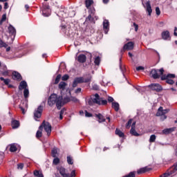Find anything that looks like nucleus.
Masks as SVG:
<instances>
[{
  "mask_svg": "<svg viewBox=\"0 0 177 177\" xmlns=\"http://www.w3.org/2000/svg\"><path fill=\"white\" fill-rule=\"evenodd\" d=\"M92 81V75H88V76L84 78V77H75L73 82V88H77L78 84H88Z\"/></svg>",
  "mask_w": 177,
  "mask_h": 177,
  "instance_id": "obj_1",
  "label": "nucleus"
},
{
  "mask_svg": "<svg viewBox=\"0 0 177 177\" xmlns=\"http://www.w3.org/2000/svg\"><path fill=\"white\" fill-rule=\"evenodd\" d=\"M57 169L59 172V174L61 175L62 177H75V170H73L71 174L68 173V170L67 169L64 168L62 166H59L57 167Z\"/></svg>",
  "mask_w": 177,
  "mask_h": 177,
  "instance_id": "obj_2",
  "label": "nucleus"
},
{
  "mask_svg": "<svg viewBox=\"0 0 177 177\" xmlns=\"http://www.w3.org/2000/svg\"><path fill=\"white\" fill-rule=\"evenodd\" d=\"M92 103H94V104H98L99 106H106L107 104V100L100 99V95L99 94L95 93L94 95V98H92V101H88L89 106H92Z\"/></svg>",
  "mask_w": 177,
  "mask_h": 177,
  "instance_id": "obj_3",
  "label": "nucleus"
},
{
  "mask_svg": "<svg viewBox=\"0 0 177 177\" xmlns=\"http://www.w3.org/2000/svg\"><path fill=\"white\" fill-rule=\"evenodd\" d=\"M44 129V131L46 132L48 136H50V133H52V125L49 122H45L44 120L41 124L39 126V129L42 131Z\"/></svg>",
  "mask_w": 177,
  "mask_h": 177,
  "instance_id": "obj_4",
  "label": "nucleus"
},
{
  "mask_svg": "<svg viewBox=\"0 0 177 177\" xmlns=\"http://www.w3.org/2000/svg\"><path fill=\"white\" fill-rule=\"evenodd\" d=\"M169 111V109H164L162 106H160L158 109V112L156 113V117H161L162 121H164V120H167V114Z\"/></svg>",
  "mask_w": 177,
  "mask_h": 177,
  "instance_id": "obj_5",
  "label": "nucleus"
},
{
  "mask_svg": "<svg viewBox=\"0 0 177 177\" xmlns=\"http://www.w3.org/2000/svg\"><path fill=\"white\" fill-rule=\"evenodd\" d=\"M59 97H57V94H51L50 96L48 99V104L50 107H52L56 104V102Z\"/></svg>",
  "mask_w": 177,
  "mask_h": 177,
  "instance_id": "obj_6",
  "label": "nucleus"
},
{
  "mask_svg": "<svg viewBox=\"0 0 177 177\" xmlns=\"http://www.w3.org/2000/svg\"><path fill=\"white\" fill-rule=\"evenodd\" d=\"M148 88H150L152 91L155 92H161L162 91V86L158 83H152L148 86Z\"/></svg>",
  "mask_w": 177,
  "mask_h": 177,
  "instance_id": "obj_7",
  "label": "nucleus"
},
{
  "mask_svg": "<svg viewBox=\"0 0 177 177\" xmlns=\"http://www.w3.org/2000/svg\"><path fill=\"white\" fill-rule=\"evenodd\" d=\"M42 111H44V106L40 105L34 112L35 118H41V115H42Z\"/></svg>",
  "mask_w": 177,
  "mask_h": 177,
  "instance_id": "obj_8",
  "label": "nucleus"
},
{
  "mask_svg": "<svg viewBox=\"0 0 177 177\" xmlns=\"http://www.w3.org/2000/svg\"><path fill=\"white\" fill-rule=\"evenodd\" d=\"M134 46H135V43H133V41H129L124 45L122 52V50H132Z\"/></svg>",
  "mask_w": 177,
  "mask_h": 177,
  "instance_id": "obj_9",
  "label": "nucleus"
},
{
  "mask_svg": "<svg viewBox=\"0 0 177 177\" xmlns=\"http://www.w3.org/2000/svg\"><path fill=\"white\" fill-rule=\"evenodd\" d=\"M12 78L14 81H21L23 80L21 75L17 71L12 72Z\"/></svg>",
  "mask_w": 177,
  "mask_h": 177,
  "instance_id": "obj_10",
  "label": "nucleus"
},
{
  "mask_svg": "<svg viewBox=\"0 0 177 177\" xmlns=\"http://www.w3.org/2000/svg\"><path fill=\"white\" fill-rule=\"evenodd\" d=\"M57 109L60 110L62 106H64V103H63V97L59 96L56 102H55Z\"/></svg>",
  "mask_w": 177,
  "mask_h": 177,
  "instance_id": "obj_11",
  "label": "nucleus"
},
{
  "mask_svg": "<svg viewBox=\"0 0 177 177\" xmlns=\"http://www.w3.org/2000/svg\"><path fill=\"white\" fill-rule=\"evenodd\" d=\"M153 169L151 167H149L147 166L140 168L137 171L138 175H142V174H146V172H149V171H151Z\"/></svg>",
  "mask_w": 177,
  "mask_h": 177,
  "instance_id": "obj_12",
  "label": "nucleus"
},
{
  "mask_svg": "<svg viewBox=\"0 0 177 177\" xmlns=\"http://www.w3.org/2000/svg\"><path fill=\"white\" fill-rule=\"evenodd\" d=\"M109 28H110V22H109V20L104 19L103 21V30L105 34H107V32H109Z\"/></svg>",
  "mask_w": 177,
  "mask_h": 177,
  "instance_id": "obj_13",
  "label": "nucleus"
},
{
  "mask_svg": "<svg viewBox=\"0 0 177 177\" xmlns=\"http://www.w3.org/2000/svg\"><path fill=\"white\" fill-rule=\"evenodd\" d=\"M158 73H160L158 70L152 69L150 75H151L152 78H153V80H158V78H160V75H158Z\"/></svg>",
  "mask_w": 177,
  "mask_h": 177,
  "instance_id": "obj_14",
  "label": "nucleus"
},
{
  "mask_svg": "<svg viewBox=\"0 0 177 177\" xmlns=\"http://www.w3.org/2000/svg\"><path fill=\"white\" fill-rule=\"evenodd\" d=\"M8 32L10 35V36L13 37V39H15V37H16V28H15L13 26L10 25L8 26Z\"/></svg>",
  "mask_w": 177,
  "mask_h": 177,
  "instance_id": "obj_15",
  "label": "nucleus"
},
{
  "mask_svg": "<svg viewBox=\"0 0 177 177\" xmlns=\"http://www.w3.org/2000/svg\"><path fill=\"white\" fill-rule=\"evenodd\" d=\"M42 15L44 17H49L50 16V10H49L48 6L44 8Z\"/></svg>",
  "mask_w": 177,
  "mask_h": 177,
  "instance_id": "obj_16",
  "label": "nucleus"
},
{
  "mask_svg": "<svg viewBox=\"0 0 177 177\" xmlns=\"http://www.w3.org/2000/svg\"><path fill=\"white\" fill-rule=\"evenodd\" d=\"M11 126L12 129H17L19 127H20V122L19 120H16L15 119H12L11 122Z\"/></svg>",
  "mask_w": 177,
  "mask_h": 177,
  "instance_id": "obj_17",
  "label": "nucleus"
},
{
  "mask_svg": "<svg viewBox=\"0 0 177 177\" xmlns=\"http://www.w3.org/2000/svg\"><path fill=\"white\" fill-rule=\"evenodd\" d=\"M176 129V127H171L169 129H165L162 130L163 135H169V133H172Z\"/></svg>",
  "mask_w": 177,
  "mask_h": 177,
  "instance_id": "obj_18",
  "label": "nucleus"
},
{
  "mask_svg": "<svg viewBox=\"0 0 177 177\" xmlns=\"http://www.w3.org/2000/svg\"><path fill=\"white\" fill-rule=\"evenodd\" d=\"M77 62L79 63H85L86 62V55L80 54L77 57Z\"/></svg>",
  "mask_w": 177,
  "mask_h": 177,
  "instance_id": "obj_19",
  "label": "nucleus"
},
{
  "mask_svg": "<svg viewBox=\"0 0 177 177\" xmlns=\"http://www.w3.org/2000/svg\"><path fill=\"white\" fill-rule=\"evenodd\" d=\"M159 73H160V80L161 81H167L168 80V75H164V68H161L160 69L158 70Z\"/></svg>",
  "mask_w": 177,
  "mask_h": 177,
  "instance_id": "obj_20",
  "label": "nucleus"
},
{
  "mask_svg": "<svg viewBox=\"0 0 177 177\" xmlns=\"http://www.w3.org/2000/svg\"><path fill=\"white\" fill-rule=\"evenodd\" d=\"M95 117L98 119V122H106V118L102 113L95 114Z\"/></svg>",
  "mask_w": 177,
  "mask_h": 177,
  "instance_id": "obj_21",
  "label": "nucleus"
},
{
  "mask_svg": "<svg viewBox=\"0 0 177 177\" xmlns=\"http://www.w3.org/2000/svg\"><path fill=\"white\" fill-rule=\"evenodd\" d=\"M27 82L23 80L20 82L19 86V91H23V89H27Z\"/></svg>",
  "mask_w": 177,
  "mask_h": 177,
  "instance_id": "obj_22",
  "label": "nucleus"
},
{
  "mask_svg": "<svg viewBox=\"0 0 177 177\" xmlns=\"http://www.w3.org/2000/svg\"><path fill=\"white\" fill-rule=\"evenodd\" d=\"M146 6H147V12H148V15L149 16H151L153 10L151 9V5L150 4V1H147L146 3Z\"/></svg>",
  "mask_w": 177,
  "mask_h": 177,
  "instance_id": "obj_23",
  "label": "nucleus"
},
{
  "mask_svg": "<svg viewBox=\"0 0 177 177\" xmlns=\"http://www.w3.org/2000/svg\"><path fill=\"white\" fill-rule=\"evenodd\" d=\"M162 39H168L169 38H171V37L169 35V31H168V30L163 31L162 32Z\"/></svg>",
  "mask_w": 177,
  "mask_h": 177,
  "instance_id": "obj_24",
  "label": "nucleus"
},
{
  "mask_svg": "<svg viewBox=\"0 0 177 177\" xmlns=\"http://www.w3.org/2000/svg\"><path fill=\"white\" fill-rule=\"evenodd\" d=\"M174 171H172V168H169L167 172H165V174H163V176L164 177H168V176H171V175H174Z\"/></svg>",
  "mask_w": 177,
  "mask_h": 177,
  "instance_id": "obj_25",
  "label": "nucleus"
},
{
  "mask_svg": "<svg viewBox=\"0 0 177 177\" xmlns=\"http://www.w3.org/2000/svg\"><path fill=\"white\" fill-rule=\"evenodd\" d=\"M66 86H67V83L64 82H60L58 85L59 89H61L62 91H64V89H66Z\"/></svg>",
  "mask_w": 177,
  "mask_h": 177,
  "instance_id": "obj_26",
  "label": "nucleus"
},
{
  "mask_svg": "<svg viewBox=\"0 0 177 177\" xmlns=\"http://www.w3.org/2000/svg\"><path fill=\"white\" fill-rule=\"evenodd\" d=\"M112 109H114L115 111L120 110V104L118 102H112Z\"/></svg>",
  "mask_w": 177,
  "mask_h": 177,
  "instance_id": "obj_27",
  "label": "nucleus"
},
{
  "mask_svg": "<svg viewBox=\"0 0 177 177\" xmlns=\"http://www.w3.org/2000/svg\"><path fill=\"white\" fill-rule=\"evenodd\" d=\"M115 133V135H118V136H119L120 138H124V136H125V134H124V133H122V131H121V130L118 129H116Z\"/></svg>",
  "mask_w": 177,
  "mask_h": 177,
  "instance_id": "obj_28",
  "label": "nucleus"
},
{
  "mask_svg": "<svg viewBox=\"0 0 177 177\" xmlns=\"http://www.w3.org/2000/svg\"><path fill=\"white\" fill-rule=\"evenodd\" d=\"M10 151L11 153H15V151H17V147L15 144L10 145Z\"/></svg>",
  "mask_w": 177,
  "mask_h": 177,
  "instance_id": "obj_29",
  "label": "nucleus"
},
{
  "mask_svg": "<svg viewBox=\"0 0 177 177\" xmlns=\"http://www.w3.org/2000/svg\"><path fill=\"white\" fill-rule=\"evenodd\" d=\"M67 162L69 165H73L74 164V160L71 156H68L66 157Z\"/></svg>",
  "mask_w": 177,
  "mask_h": 177,
  "instance_id": "obj_30",
  "label": "nucleus"
},
{
  "mask_svg": "<svg viewBox=\"0 0 177 177\" xmlns=\"http://www.w3.org/2000/svg\"><path fill=\"white\" fill-rule=\"evenodd\" d=\"M93 3V0H86L85 1V6H86V8H87V9L88 8H91V6H92Z\"/></svg>",
  "mask_w": 177,
  "mask_h": 177,
  "instance_id": "obj_31",
  "label": "nucleus"
},
{
  "mask_svg": "<svg viewBox=\"0 0 177 177\" xmlns=\"http://www.w3.org/2000/svg\"><path fill=\"white\" fill-rule=\"evenodd\" d=\"M121 58L120 59V69L121 70L122 74L124 76H125V71H127V69L125 68V66H122V64H121Z\"/></svg>",
  "mask_w": 177,
  "mask_h": 177,
  "instance_id": "obj_32",
  "label": "nucleus"
},
{
  "mask_svg": "<svg viewBox=\"0 0 177 177\" xmlns=\"http://www.w3.org/2000/svg\"><path fill=\"white\" fill-rule=\"evenodd\" d=\"M130 133L133 135V136H140V134L136 132V130L133 128H131L130 130Z\"/></svg>",
  "mask_w": 177,
  "mask_h": 177,
  "instance_id": "obj_33",
  "label": "nucleus"
},
{
  "mask_svg": "<svg viewBox=\"0 0 177 177\" xmlns=\"http://www.w3.org/2000/svg\"><path fill=\"white\" fill-rule=\"evenodd\" d=\"M60 80H62V75L59 74L57 75L55 82H54V85H57L59 82H60Z\"/></svg>",
  "mask_w": 177,
  "mask_h": 177,
  "instance_id": "obj_34",
  "label": "nucleus"
},
{
  "mask_svg": "<svg viewBox=\"0 0 177 177\" xmlns=\"http://www.w3.org/2000/svg\"><path fill=\"white\" fill-rule=\"evenodd\" d=\"M51 156L53 158L57 157V148H53L51 151Z\"/></svg>",
  "mask_w": 177,
  "mask_h": 177,
  "instance_id": "obj_35",
  "label": "nucleus"
},
{
  "mask_svg": "<svg viewBox=\"0 0 177 177\" xmlns=\"http://www.w3.org/2000/svg\"><path fill=\"white\" fill-rule=\"evenodd\" d=\"M24 96L25 99H28V96H30V91H28V88L24 89Z\"/></svg>",
  "mask_w": 177,
  "mask_h": 177,
  "instance_id": "obj_36",
  "label": "nucleus"
},
{
  "mask_svg": "<svg viewBox=\"0 0 177 177\" xmlns=\"http://www.w3.org/2000/svg\"><path fill=\"white\" fill-rule=\"evenodd\" d=\"M122 177H136V171H131L128 174L123 176Z\"/></svg>",
  "mask_w": 177,
  "mask_h": 177,
  "instance_id": "obj_37",
  "label": "nucleus"
},
{
  "mask_svg": "<svg viewBox=\"0 0 177 177\" xmlns=\"http://www.w3.org/2000/svg\"><path fill=\"white\" fill-rule=\"evenodd\" d=\"M0 81H3L5 85H9V83L10 82V79H5L3 77H0Z\"/></svg>",
  "mask_w": 177,
  "mask_h": 177,
  "instance_id": "obj_38",
  "label": "nucleus"
},
{
  "mask_svg": "<svg viewBox=\"0 0 177 177\" xmlns=\"http://www.w3.org/2000/svg\"><path fill=\"white\" fill-rule=\"evenodd\" d=\"M53 163L54 164V165H57L58 164L60 163V159L57 158V156L54 158Z\"/></svg>",
  "mask_w": 177,
  "mask_h": 177,
  "instance_id": "obj_39",
  "label": "nucleus"
},
{
  "mask_svg": "<svg viewBox=\"0 0 177 177\" xmlns=\"http://www.w3.org/2000/svg\"><path fill=\"white\" fill-rule=\"evenodd\" d=\"M94 64L95 66H99V64H100V57L98 56L95 58Z\"/></svg>",
  "mask_w": 177,
  "mask_h": 177,
  "instance_id": "obj_40",
  "label": "nucleus"
},
{
  "mask_svg": "<svg viewBox=\"0 0 177 177\" xmlns=\"http://www.w3.org/2000/svg\"><path fill=\"white\" fill-rule=\"evenodd\" d=\"M36 138L37 139H39L42 138V130H38L36 133Z\"/></svg>",
  "mask_w": 177,
  "mask_h": 177,
  "instance_id": "obj_41",
  "label": "nucleus"
},
{
  "mask_svg": "<svg viewBox=\"0 0 177 177\" xmlns=\"http://www.w3.org/2000/svg\"><path fill=\"white\" fill-rule=\"evenodd\" d=\"M0 48H8V44L0 39Z\"/></svg>",
  "mask_w": 177,
  "mask_h": 177,
  "instance_id": "obj_42",
  "label": "nucleus"
},
{
  "mask_svg": "<svg viewBox=\"0 0 177 177\" xmlns=\"http://www.w3.org/2000/svg\"><path fill=\"white\" fill-rule=\"evenodd\" d=\"M156 135L153 134L150 136V138H149V142L150 143H154V142H156Z\"/></svg>",
  "mask_w": 177,
  "mask_h": 177,
  "instance_id": "obj_43",
  "label": "nucleus"
},
{
  "mask_svg": "<svg viewBox=\"0 0 177 177\" xmlns=\"http://www.w3.org/2000/svg\"><path fill=\"white\" fill-rule=\"evenodd\" d=\"M132 121L133 120L132 119H130L127 123L126 124V129H129L131 128V125H132Z\"/></svg>",
  "mask_w": 177,
  "mask_h": 177,
  "instance_id": "obj_44",
  "label": "nucleus"
},
{
  "mask_svg": "<svg viewBox=\"0 0 177 177\" xmlns=\"http://www.w3.org/2000/svg\"><path fill=\"white\" fill-rule=\"evenodd\" d=\"M171 171H173L174 174L176 173L177 171V163H176L175 165H174L171 167Z\"/></svg>",
  "mask_w": 177,
  "mask_h": 177,
  "instance_id": "obj_45",
  "label": "nucleus"
},
{
  "mask_svg": "<svg viewBox=\"0 0 177 177\" xmlns=\"http://www.w3.org/2000/svg\"><path fill=\"white\" fill-rule=\"evenodd\" d=\"M166 84H168L169 85H174V84H175V81L171 79H167L166 80Z\"/></svg>",
  "mask_w": 177,
  "mask_h": 177,
  "instance_id": "obj_46",
  "label": "nucleus"
},
{
  "mask_svg": "<svg viewBox=\"0 0 177 177\" xmlns=\"http://www.w3.org/2000/svg\"><path fill=\"white\" fill-rule=\"evenodd\" d=\"M61 77H62V81H67L70 78V76L67 74H65Z\"/></svg>",
  "mask_w": 177,
  "mask_h": 177,
  "instance_id": "obj_47",
  "label": "nucleus"
},
{
  "mask_svg": "<svg viewBox=\"0 0 177 177\" xmlns=\"http://www.w3.org/2000/svg\"><path fill=\"white\" fill-rule=\"evenodd\" d=\"M34 175H35V176L40 177L41 175H44V174H42V173H39V171L35 170V171H34Z\"/></svg>",
  "mask_w": 177,
  "mask_h": 177,
  "instance_id": "obj_48",
  "label": "nucleus"
},
{
  "mask_svg": "<svg viewBox=\"0 0 177 177\" xmlns=\"http://www.w3.org/2000/svg\"><path fill=\"white\" fill-rule=\"evenodd\" d=\"M24 168V163H19L17 165V169H23Z\"/></svg>",
  "mask_w": 177,
  "mask_h": 177,
  "instance_id": "obj_49",
  "label": "nucleus"
},
{
  "mask_svg": "<svg viewBox=\"0 0 177 177\" xmlns=\"http://www.w3.org/2000/svg\"><path fill=\"white\" fill-rule=\"evenodd\" d=\"M71 102V98L66 97L64 98V103H68Z\"/></svg>",
  "mask_w": 177,
  "mask_h": 177,
  "instance_id": "obj_50",
  "label": "nucleus"
},
{
  "mask_svg": "<svg viewBox=\"0 0 177 177\" xmlns=\"http://www.w3.org/2000/svg\"><path fill=\"white\" fill-rule=\"evenodd\" d=\"M133 26L135 28V31L138 32V30H139V25H138L136 23L133 22Z\"/></svg>",
  "mask_w": 177,
  "mask_h": 177,
  "instance_id": "obj_51",
  "label": "nucleus"
},
{
  "mask_svg": "<svg viewBox=\"0 0 177 177\" xmlns=\"http://www.w3.org/2000/svg\"><path fill=\"white\" fill-rule=\"evenodd\" d=\"M156 13L157 16H160V15H161V11L160 10V8L158 7L156 8Z\"/></svg>",
  "mask_w": 177,
  "mask_h": 177,
  "instance_id": "obj_52",
  "label": "nucleus"
},
{
  "mask_svg": "<svg viewBox=\"0 0 177 177\" xmlns=\"http://www.w3.org/2000/svg\"><path fill=\"white\" fill-rule=\"evenodd\" d=\"M145 71V67L143 66H137L136 67V71Z\"/></svg>",
  "mask_w": 177,
  "mask_h": 177,
  "instance_id": "obj_53",
  "label": "nucleus"
},
{
  "mask_svg": "<svg viewBox=\"0 0 177 177\" xmlns=\"http://www.w3.org/2000/svg\"><path fill=\"white\" fill-rule=\"evenodd\" d=\"M176 75L175 74L169 73L167 74V79L169 80V78H175Z\"/></svg>",
  "mask_w": 177,
  "mask_h": 177,
  "instance_id": "obj_54",
  "label": "nucleus"
},
{
  "mask_svg": "<svg viewBox=\"0 0 177 177\" xmlns=\"http://www.w3.org/2000/svg\"><path fill=\"white\" fill-rule=\"evenodd\" d=\"M2 75H3V77H8V75H9V71H6L1 73Z\"/></svg>",
  "mask_w": 177,
  "mask_h": 177,
  "instance_id": "obj_55",
  "label": "nucleus"
},
{
  "mask_svg": "<svg viewBox=\"0 0 177 177\" xmlns=\"http://www.w3.org/2000/svg\"><path fill=\"white\" fill-rule=\"evenodd\" d=\"M71 102H74L75 103H77V102H78V99H77V97H71Z\"/></svg>",
  "mask_w": 177,
  "mask_h": 177,
  "instance_id": "obj_56",
  "label": "nucleus"
},
{
  "mask_svg": "<svg viewBox=\"0 0 177 177\" xmlns=\"http://www.w3.org/2000/svg\"><path fill=\"white\" fill-rule=\"evenodd\" d=\"M85 117H92V113L88 112V111H85Z\"/></svg>",
  "mask_w": 177,
  "mask_h": 177,
  "instance_id": "obj_57",
  "label": "nucleus"
},
{
  "mask_svg": "<svg viewBox=\"0 0 177 177\" xmlns=\"http://www.w3.org/2000/svg\"><path fill=\"white\" fill-rule=\"evenodd\" d=\"M93 91H99V86H97V84H93Z\"/></svg>",
  "mask_w": 177,
  "mask_h": 177,
  "instance_id": "obj_58",
  "label": "nucleus"
},
{
  "mask_svg": "<svg viewBox=\"0 0 177 177\" xmlns=\"http://www.w3.org/2000/svg\"><path fill=\"white\" fill-rule=\"evenodd\" d=\"M82 91V88H77L75 91V93H81Z\"/></svg>",
  "mask_w": 177,
  "mask_h": 177,
  "instance_id": "obj_59",
  "label": "nucleus"
},
{
  "mask_svg": "<svg viewBox=\"0 0 177 177\" xmlns=\"http://www.w3.org/2000/svg\"><path fill=\"white\" fill-rule=\"evenodd\" d=\"M108 102L109 103H113V102H114V98H113L112 97H108Z\"/></svg>",
  "mask_w": 177,
  "mask_h": 177,
  "instance_id": "obj_60",
  "label": "nucleus"
},
{
  "mask_svg": "<svg viewBox=\"0 0 177 177\" xmlns=\"http://www.w3.org/2000/svg\"><path fill=\"white\" fill-rule=\"evenodd\" d=\"M6 21V14H3L2 15L1 21Z\"/></svg>",
  "mask_w": 177,
  "mask_h": 177,
  "instance_id": "obj_61",
  "label": "nucleus"
},
{
  "mask_svg": "<svg viewBox=\"0 0 177 177\" xmlns=\"http://www.w3.org/2000/svg\"><path fill=\"white\" fill-rule=\"evenodd\" d=\"M86 19L88 20L89 21H91V20H93V18H92V15H89L87 17Z\"/></svg>",
  "mask_w": 177,
  "mask_h": 177,
  "instance_id": "obj_62",
  "label": "nucleus"
},
{
  "mask_svg": "<svg viewBox=\"0 0 177 177\" xmlns=\"http://www.w3.org/2000/svg\"><path fill=\"white\" fill-rule=\"evenodd\" d=\"M88 57L90 59V62H92V53H88Z\"/></svg>",
  "mask_w": 177,
  "mask_h": 177,
  "instance_id": "obj_63",
  "label": "nucleus"
},
{
  "mask_svg": "<svg viewBox=\"0 0 177 177\" xmlns=\"http://www.w3.org/2000/svg\"><path fill=\"white\" fill-rule=\"evenodd\" d=\"M19 109L22 111V113L26 114V111H25L24 108H23L22 106H19Z\"/></svg>",
  "mask_w": 177,
  "mask_h": 177,
  "instance_id": "obj_64",
  "label": "nucleus"
}]
</instances>
